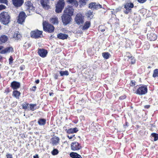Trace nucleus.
Returning a JSON list of instances; mask_svg holds the SVG:
<instances>
[{
    "label": "nucleus",
    "mask_w": 158,
    "mask_h": 158,
    "mask_svg": "<svg viewBox=\"0 0 158 158\" xmlns=\"http://www.w3.org/2000/svg\"><path fill=\"white\" fill-rule=\"evenodd\" d=\"M10 19L8 12L3 11L0 14V22L4 25H8L9 23Z\"/></svg>",
    "instance_id": "obj_1"
},
{
    "label": "nucleus",
    "mask_w": 158,
    "mask_h": 158,
    "mask_svg": "<svg viewBox=\"0 0 158 158\" xmlns=\"http://www.w3.org/2000/svg\"><path fill=\"white\" fill-rule=\"evenodd\" d=\"M65 2L64 0H59L55 5V11L57 13H60L62 12L64 8Z\"/></svg>",
    "instance_id": "obj_2"
},
{
    "label": "nucleus",
    "mask_w": 158,
    "mask_h": 158,
    "mask_svg": "<svg viewBox=\"0 0 158 158\" xmlns=\"http://www.w3.org/2000/svg\"><path fill=\"white\" fill-rule=\"evenodd\" d=\"M43 30L44 31L50 33L54 32V27L53 25L46 21L43 22Z\"/></svg>",
    "instance_id": "obj_3"
},
{
    "label": "nucleus",
    "mask_w": 158,
    "mask_h": 158,
    "mask_svg": "<svg viewBox=\"0 0 158 158\" xmlns=\"http://www.w3.org/2000/svg\"><path fill=\"white\" fill-rule=\"evenodd\" d=\"M148 92V88L145 85H142L135 91V93L139 95H142L146 94Z\"/></svg>",
    "instance_id": "obj_4"
},
{
    "label": "nucleus",
    "mask_w": 158,
    "mask_h": 158,
    "mask_svg": "<svg viewBox=\"0 0 158 158\" xmlns=\"http://www.w3.org/2000/svg\"><path fill=\"white\" fill-rule=\"evenodd\" d=\"M61 18L63 24L65 26L70 23L72 19L71 16L65 14H63Z\"/></svg>",
    "instance_id": "obj_5"
},
{
    "label": "nucleus",
    "mask_w": 158,
    "mask_h": 158,
    "mask_svg": "<svg viewBox=\"0 0 158 158\" xmlns=\"http://www.w3.org/2000/svg\"><path fill=\"white\" fill-rule=\"evenodd\" d=\"M134 6L133 3L132 2H127L125 4L124 8L125 10H123L124 13L126 14H128L132 11V8Z\"/></svg>",
    "instance_id": "obj_6"
},
{
    "label": "nucleus",
    "mask_w": 158,
    "mask_h": 158,
    "mask_svg": "<svg viewBox=\"0 0 158 158\" xmlns=\"http://www.w3.org/2000/svg\"><path fill=\"white\" fill-rule=\"evenodd\" d=\"M76 23L78 25L82 24L84 23V18L81 14H77L75 18Z\"/></svg>",
    "instance_id": "obj_7"
},
{
    "label": "nucleus",
    "mask_w": 158,
    "mask_h": 158,
    "mask_svg": "<svg viewBox=\"0 0 158 158\" xmlns=\"http://www.w3.org/2000/svg\"><path fill=\"white\" fill-rule=\"evenodd\" d=\"M81 148V144L77 141L72 142L71 144V148L72 151H78Z\"/></svg>",
    "instance_id": "obj_8"
},
{
    "label": "nucleus",
    "mask_w": 158,
    "mask_h": 158,
    "mask_svg": "<svg viewBox=\"0 0 158 158\" xmlns=\"http://www.w3.org/2000/svg\"><path fill=\"white\" fill-rule=\"evenodd\" d=\"M42 31L38 30H36L34 31H31V37L34 38L38 39L41 37V35H42Z\"/></svg>",
    "instance_id": "obj_9"
},
{
    "label": "nucleus",
    "mask_w": 158,
    "mask_h": 158,
    "mask_svg": "<svg viewBox=\"0 0 158 158\" xmlns=\"http://www.w3.org/2000/svg\"><path fill=\"white\" fill-rule=\"evenodd\" d=\"M26 17V15L24 11H22L20 12L18 19V23L20 24H22L24 21Z\"/></svg>",
    "instance_id": "obj_10"
},
{
    "label": "nucleus",
    "mask_w": 158,
    "mask_h": 158,
    "mask_svg": "<svg viewBox=\"0 0 158 158\" xmlns=\"http://www.w3.org/2000/svg\"><path fill=\"white\" fill-rule=\"evenodd\" d=\"M89 8L93 10H98L102 8V6L99 3L95 2H91L89 4Z\"/></svg>",
    "instance_id": "obj_11"
},
{
    "label": "nucleus",
    "mask_w": 158,
    "mask_h": 158,
    "mask_svg": "<svg viewBox=\"0 0 158 158\" xmlns=\"http://www.w3.org/2000/svg\"><path fill=\"white\" fill-rule=\"evenodd\" d=\"M73 12L74 9L73 6H69L65 8L64 11V14L68 15L71 16L73 15Z\"/></svg>",
    "instance_id": "obj_12"
},
{
    "label": "nucleus",
    "mask_w": 158,
    "mask_h": 158,
    "mask_svg": "<svg viewBox=\"0 0 158 158\" xmlns=\"http://www.w3.org/2000/svg\"><path fill=\"white\" fill-rule=\"evenodd\" d=\"M25 5L26 6V10H27L29 12L31 11H33L34 10V7L33 4L30 1H27L25 2Z\"/></svg>",
    "instance_id": "obj_13"
},
{
    "label": "nucleus",
    "mask_w": 158,
    "mask_h": 158,
    "mask_svg": "<svg viewBox=\"0 0 158 158\" xmlns=\"http://www.w3.org/2000/svg\"><path fill=\"white\" fill-rule=\"evenodd\" d=\"M37 53L40 56L44 58L47 55L48 51L46 50L44 48H38Z\"/></svg>",
    "instance_id": "obj_14"
},
{
    "label": "nucleus",
    "mask_w": 158,
    "mask_h": 158,
    "mask_svg": "<svg viewBox=\"0 0 158 158\" xmlns=\"http://www.w3.org/2000/svg\"><path fill=\"white\" fill-rule=\"evenodd\" d=\"M14 51L13 48L10 46L7 47L4 49L2 50L0 53L1 54H5L6 53L13 52Z\"/></svg>",
    "instance_id": "obj_15"
},
{
    "label": "nucleus",
    "mask_w": 158,
    "mask_h": 158,
    "mask_svg": "<svg viewBox=\"0 0 158 158\" xmlns=\"http://www.w3.org/2000/svg\"><path fill=\"white\" fill-rule=\"evenodd\" d=\"M10 87L14 90H16L20 87V83L19 82L14 81L11 83Z\"/></svg>",
    "instance_id": "obj_16"
},
{
    "label": "nucleus",
    "mask_w": 158,
    "mask_h": 158,
    "mask_svg": "<svg viewBox=\"0 0 158 158\" xmlns=\"http://www.w3.org/2000/svg\"><path fill=\"white\" fill-rule=\"evenodd\" d=\"M13 5L16 7L21 6L24 2V0H12Z\"/></svg>",
    "instance_id": "obj_17"
},
{
    "label": "nucleus",
    "mask_w": 158,
    "mask_h": 158,
    "mask_svg": "<svg viewBox=\"0 0 158 158\" xmlns=\"http://www.w3.org/2000/svg\"><path fill=\"white\" fill-rule=\"evenodd\" d=\"M147 36L148 40L150 41H155L156 40L157 38L156 35L153 33H151L150 34H148Z\"/></svg>",
    "instance_id": "obj_18"
},
{
    "label": "nucleus",
    "mask_w": 158,
    "mask_h": 158,
    "mask_svg": "<svg viewBox=\"0 0 158 158\" xmlns=\"http://www.w3.org/2000/svg\"><path fill=\"white\" fill-rule=\"evenodd\" d=\"M65 131L67 134H73L77 133L78 131V129L77 127H75L73 128H70L68 129H66Z\"/></svg>",
    "instance_id": "obj_19"
},
{
    "label": "nucleus",
    "mask_w": 158,
    "mask_h": 158,
    "mask_svg": "<svg viewBox=\"0 0 158 158\" xmlns=\"http://www.w3.org/2000/svg\"><path fill=\"white\" fill-rule=\"evenodd\" d=\"M40 2L43 8L47 10L49 8V5H47L48 0L46 1L45 0H40Z\"/></svg>",
    "instance_id": "obj_20"
},
{
    "label": "nucleus",
    "mask_w": 158,
    "mask_h": 158,
    "mask_svg": "<svg viewBox=\"0 0 158 158\" xmlns=\"http://www.w3.org/2000/svg\"><path fill=\"white\" fill-rule=\"evenodd\" d=\"M69 37L68 35L60 33L57 35V37L59 39L64 40L67 39Z\"/></svg>",
    "instance_id": "obj_21"
},
{
    "label": "nucleus",
    "mask_w": 158,
    "mask_h": 158,
    "mask_svg": "<svg viewBox=\"0 0 158 158\" xmlns=\"http://www.w3.org/2000/svg\"><path fill=\"white\" fill-rule=\"evenodd\" d=\"M59 138L56 136H54L51 139L52 143L53 145H56L59 143Z\"/></svg>",
    "instance_id": "obj_22"
},
{
    "label": "nucleus",
    "mask_w": 158,
    "mask_h": 158,
    "mask_svg": "<svg viewBox=\"0 0 158 158\" xmlns=\"http://www.w3.org/2000/svg\"><path fill=\"white\" fill-rule=\"evenodd\" d=\"M8 37L5 35H3L0 36V44L5 43L8 40Z\"/></svg>",
    "instance_id": "obj_23"
},
{
    "label": "nucleus",
    "mask_w": 158,
    "mask_h": 158,
    "mask_svg": "<svg viewBox=\"0 0 158 158\" xmlns=\"http://www.w3.org/2000/svg\"><path fill=\"white\" fill-rule=\"evenodd\" d=\"M69 156L72 158H83L80 154L73 152H71Z\"/></svg>",
    "instance_id": "obj_24"
},
{
    "label": "nucleus",
    "mask_w": 158,
    "mask_h": 158,
    "mask_svg": "<svg viewBox=\"0 0 158 158\" xmlns=\"http://www.w3.org/2000/svg\"><path fill=\"white\" fill-rule=\"evenodd\" d=\"M46 123V120L43 118H40L38 119V123L40 126L44 125Z\"/></svg>",
    "instance_id": "obj_25"
},
{
    "label": "nucleus",
    "mask_w": 158,
    "mask_h": 158,
    "mask_svg": "<svg viewBox=\"0 0 158 158\" xmlns=\"http://www.w3.org/2000/svg\"><path fill=\"white\" fill-rule=\"evenodd\" d=\"M91 23L90 21H86L82 27V30H87L89 27Z\"/></svg>",
    "instance_id": "obj_26"
},
{
    "label": "nucleus",
    "mask_w": 158,
    "mask_h": 158,
    "mask_svg": "<svg viewBox=\"0 0 158 158\" xmlns=\"http://www.w3.org/2000/svg\"><path fill=\"white\" fill-rule=\"evenodd\" d=\"M20 94V92L16 90H15L13 92V96L16 99H19V98Z\"/></svg>",
    "instance_id": "obj_27"
},
{
    "label": "nucleus",
    "mask_w": 158,
    "mask_h": 158,
    "mask_svg": "<svg viewBox=\"0 0 158 158\" xmlns=\"http://www.w3.org/2000/svg\"><path fill=\"white\" fill-rule=\"evenodd\" d=\"M88 0H79V7L82 8L85 6L87 4V2Z\"/></svg>",
    "instance_id": "obj_28"
},
{
    "label": "nucleus",
    "mask_w": 158,
    "mask_h": 158,
    "mask_svg": "<svg viewBox=\"0 0 158 158\" xmlns=\"http://www.w3.org/2000/svg\"><path fill=\"white\" fill-rule=\"evenodd\" d=\"M30 104L26 102H24L22 104V106L23 109H24L25 110H29V107Z\"/></svg>",
    "instance_id": "obj_29"
},
{
    "label": "nucleus",
    "mask_w": 158,
    "mask_h": 158,
    "mask_svg": "<svg viewBox=\"0 0 158 158\" xmlns=\"http://www.w3.org/2000/svg\"><path fill=\"white\" fill-rule=\"evenodd\" d=\"M50 22L54 24H58V18L56 17L52 18L50 19Z\"/></svg>",
    "instance_id": "obj_30"
},
{
    "label": "nucleus",
    "mask_w": 158,
    "mask_h": 158,
    "mask_svg": "<svg viewBox=\"0 0 158 158\" xmlns=\"http://www.w3.org/2000/svg\"><path fill=\"white\" fill-rule=\"evenodd\" d=\"M102 56L104 59H107L111 56V55L108 52H105L102 53Z\"/></svg>",
    "instance_id": "obj_31"
},
{
    "label": "nucleus",
    "mask_w": 158,
    "mask_h": 158,
    "mask_svg": "<svg viewBox=\"0 0 158 158\" xmlns=\"http://www.w3.org/2000/svg\"><path fill=\"white\" fill-rule=\"evenodd\" d=\"M21 36L18 31H16L13 35V37L17 38L18 40H19Z\"/></svg>",
    "instance_id": "obj_32"
},
{
    "label": "nucleus",
    "mask_w": 158,
    "mask_h": 158,
    "mask_svg": "<svg viewBox=\"0 0 158 158\" xmlns=\"http://www.w3.org/2000/svg\"><path fill=\"white\" fill-rule=\"evenodd\" d=\"M87 16L88 19H92L94 16L93 14L92 11H91L90 10L88 11L87 13Z\"/></svg>",
    "instance_id": "obj_33"
},
{
    "label": "nucleus",
    "mask_w": 158,
    "mask_h": 158,
    "mask_svg": "<svg viewBox=\"0 0 158 158\" xmlns=\"http://www.w3.org/2000/svg\"><path fill=\"white\" fill-rule=\"evenodd\" d=\"M36 106V104H30L29 105V110H31L32 111H34L36 109L35 108V106Z\"/></svg>",
    "instance_id": "obj_34"
},
{
    "label": "nucleus",
    "mask_w": 158,
    "mask_h": 158,
    "mask_svg": "<svg viewBox=\"0 0 158 158\" xmlns=\"http://www.w3.org/2000/svg\"><path fill=\"white\" fill-rule=\"evenodd\" d=\"M60 74V75L61 76H63L64 75L68 76L69 75V73L68 71L66 70L65 71H59Z\"/></svg>",
    "instance_id": "obj_35"
},
{
    "label": "nucleus",
    "mask_w": 158,
    "mask_h": 158,
    "mask_svg": "<svg viewBox=\"0 0 158 158\" xmlns=\"http://www.w3.org/2000/svg\"><path fill=\"white\" fill-rule=\"evenodd\" d=\"M128 57L129 58V59L130 60V62L131 64H134L135 63V58L132 56H128Z\"/></svg>",
    "instance_id": "obj_36"
},
{
    "label": "nucleus",
    "mask_w": 158,
    "mask_h": 158,
    "mask_svg": "<svg viewBox=\"0 0 158 158\" xmlns=\"http://www.w3.org/2000/svg\"><path fill=\"white\" fill-rule=\"evenodd\" d=\"M151 136L154 137V141H156L158 139V134L155 133H153L151 134Z\"/></svg>",
    "instance_id": "obj_37"
},
{
    "label": "nucleus",
    "mask_w": 158,
    "mask_h": 158,
    "mask_svg": "<svg viewBox=\"0 0 158 158\" xmlns=\"http://www.w3.org/2000/svg\"><path fill=\"white\" fill-rule=\"evenodd\" d=\"M152 77H158V69H156L154 70Z\"/></svg>",
    "instance_id": "obj_38"
},
{
    "label": "nucleus",
    "mask_w": 158,
    "mask_h": 158,
    "mask_svg": "<svg viewBox=\"0 0 158 158\" xmlns=\"http://www.w3.org/2000/svg\"><path fill=\"white\" fill-rule=\"evenodd\" d=\"M59 151L57 149H54L51 152L52 154L54 156L57 155L59 153Z\"/></svg>",
    "instance_id": "obj_39"
},
{
    "label": "nucleus",
    "mask_w": 158,
    "mask_h": 158,
    "mask_svg": "<svg viewBox=\"0 0 158 158\" xmlns=\"http://www.w3.org/2000/svg\"><path fill=\"white\" fill-rule=\"evenodd\" d=\"M113 20L114 22V24L116 26H118L119 25V20L116 18H114L113 19H111Z\"/></svg>",
    "instance_id": "obj_40"
},
{
    "label": "nucleus",
    "mask_w": 158,
    "mask_h": 158,
    "mask_svg": "<svg viewBox=\"0 0 158 158\" xmlns=\"http://www.w3.org/2000/svg\"><path fill=\"white\" fill-rule=\"evenodd\" d=\"M78 3H79L77 1L75 0L73 3H72L71 4L73 6H74L76 7H77L78 5Z\"/></svg>",
    "instance_id": "obj_41"
},
{
    "label": "nucleus",
    "mask_w": 158,
    "mask_h": 158,
    "mask_svg": "<svg viewBox=\"0 0 158 158\" xmlns=\"http://www.w3.org/2000/svg\"><path fill=\"white\" fill-rule=\"evenodd\" d=\"M135 83L136 82L135 80H131L130 83V86H133L135 85Z\"/></svg>",
    "instance_id": "obj_42"
},
{
    "label": "nucleus",
    "mask_w": 158,
    "mask_h": 158,
    "mask_svg": "<svg viewBox=\"0 0 158 158\" xmlns=\"http://www.w3.org/2000/svg\"><path fill=\"white\" fill-rule=\"evenodd\" d=\"M13 60V57L11 56L9 60V64H12V63Z\"/></svg>",
    "instance_id": "obj_43"
},
{
    "label": "nucleus",
    "mask_w": 158,
    "mask_h": 158,
    "mask_svg": "<svg viewBox=\"0 0 158 158\" xmlns=\"http://www.w3.org/2000/svg\"><path fill=\"white\" fill-rule=\"evenodd\" d=\"M6 7L4 5H0V11L4 9H5L6 8Z\"/></svg>",
    "instance_id": "obj_44"
},
{
    "label": "nucleus",
    "mask_w": 158,
    "mask_h": 158,
    "mask_svg": "<svg viewBox=\"0 0 158 158\" xmlns=\"http://www.w3.org/2000/svg\"><path fill=\"white\" fill-rule=\"evenodd\" d=\"M6 158H13L12 155L9 153H7L6 155Z\"/></svg>",
    "instance_id": "obj_45"
},
{
    "label": "nucleus",
    "mask_w": 158,
    "mask_h": 158,
    "mask_svg": "<svg viewBox=\"0 0 158 158\" xmlns=\"http://www.w3.org/2000/svg\"><path fill=\"white\" fill-rule=\"evenodd\" d=\"M0 2L1 3H4L6 4H7L8 1L7 0H0Z\"/></svg>",
    "instance_id": "obj_46"
},
{
    "label": "nucleus",
    "mask_w": 158,
    "mask_h": 158,
    "mask_svg": "<svg viewBox=\"0 0 158 158\" xmlns=\"http://www.w3.org/2000/svg\"><path fill=\"white\" fill-rule=\"evenodd\" d=\"M126 98V96L125 95L121 96L119 97V99L120 100H122Z\"/></svg>",
    "instance_id": "obj_47"
},
{
    "label": "nucleus",
    "mask_w": 158,
    "mask_h": 158,
    "mask_svg": "<svg viewBox=\"0 0 158 158\" xmlns=\"http://www.w3.org/2000/svg\"><path fill=\"white\" fill-rule=\"evenodd\" d=\"M20 69L22 71L25 69V66L24 65H22L19 67Z\"/></svg>",
    "instance_id": "obj_48"
},
{
    "label": "nucleus",
    "mask_w": 158,
    "mask_h": 158,
    "mask_svg": "<svg viewBox=\"0 0 158 158\" xmlns=\"http://www.w3.org/2000/svg\"><path fill=\"white\" fill-rule=\"evenodd\" d=\"M17 102H13L11 104V106H12L15 107L17 105Z\"/></svg>",
    "instance_id": "obj_49"
},
{
    "label": "nucleus",
    "mask_w": 158,
    "mask_h": 158,
    "mask_svg": "<svg viewBox=\"0 0 158 158\" xmlns=\"http://www.w3.org/2000/svg\"><path fill=\"white\" fill-rule=\"evenodd\" d=\"M5 92L7 94L10 91L9 88H6L5 89Z\"/></svg>",
    "instance_id": "obj_50"
},
{
    "label": "nucleus",
    "mask_w": 158,
    "mask_h": 158,
    "mask_svg": "<svg viewBox=\"0 0 158 158\" xmlns=\"http://www.w3.org/2000/svg\"><path fill=\"white\" fill-rule=\"evenodd\" d=\"M75 135H71L70 136L69 135H67V136L69 139H71L73 138V137L75 136Z\"/></svg>",
    "instance_id": "obj_51"
},
{
    "label": "nucleus",
    "mask_w": 158,
    "mask_h": 158,
    "mask_svg": "<svg viewBox=\"0 0 158 158\" xmlns=\"http://www.w3.org/2000/svg\"><path fill=\"white\" fill-rule=\"evenodd\" d=\"M140 3H143L145 2L147 0H137Z\"/></svg>",
    "instance_id": "obj_52"
},
{
    "label": "nucleus",
    "mask_w": 158,
    "mask_h": 158,
    "mask_svg": "<svg viewBox=\"0 0 158 158\" xmlns=\"http://www.w3.org/2000/svg\"><path fill=\"white\" fill-rule=\"evenodd\" d=\"M58 75L57 73H55L54 75V78L55 79H58Z\"/></svg>",
    "instance_id": "obj_53"
},
{
    "label": "nucleus",
    "mask_w": 158,
    "mask_h": 158,
    "mask_svg": "<svg viewBox=\"0 0 158 158\" xmlns=\"http://www.w3.org/2000/svg\"><path fill=\"white\" fill-rule=\"evenodd\" d=\"M75 0H68L67 2L69 3L72 4Z\"/></svg>",
    "instance_id": "obj_54"
},
{
    "label": "nucleus",
    "mask_w": 158,
    "mask_h": 158,
    "mask_svg": "<svg viewBox=\"0 0 158 158\" xmlns=\"http://www.w3.org/2000/svg\"><path fill=\"white\" fill-rule=\"evenodd\" d=\"M25 46H27V47L28 48L30 47L31 46V44L30 43H27V44L26 43H25Z\"/></svg>",
    "instance_id": "obj_55"
},
{
    "label": "nucleus",
    "mask_w": 158,
    "mask_h": 158,
    "mask_svg": "<svg viewBox=\"0 0 158 158\" xmlns=\"http://www.w3.org/2000/svg\"><path fill=\"white\" fill-rule=\"evenodd\" d=\"M36 86H33L32 87V90L33 91H35V89L36 88Z\"/></svg>",
    "instance_id": "obj_56"
},
{
    "label": "nucleus",
    "mask_w": 158,
    "mask_h": 158,
    "mask_svg": "<svg viewBox=\"0 0 158 158\" xmlns=\"http://www.w3.org/2000/svg\"><path fill=\"white\" fill-rule=\"evenodd\" d=\"M150 107V106L149 105H147L144 106L145 108L148 109Z\"/></svg>",
    "instance_id": "obj_57"
},
{
    "label": "nucleus",
    "mask_w": 158,
    "mask_h": 158,
    "mask_svg": "<svg viewBox=\"0 0 158 158\" xmlns=\"http://www.w3.org/2000/svg\"><path fill=\"white\" fill-rule=\"evenodd\" d=\"M33 157L34 158H39L38 155L37 154H36Z\"/></svg>",
    "instance_id": "obj_58"
},
{
    "label": "nucleus",
    "mask_w": 158,
    "mask_h": 158,
    "mask_svg": "<svg viewBox=\"0 0 158 158\" xmlns=\"http://www.w3.org/2000/svg\"><path fill=\"white\" fill-rule=\"evenodd\" d=\"M40 82V80L39 79H37L35 81V82L36 84L39 83Z\"/></svg>",
    "instance_id": "obj_59"
},
{
    "label": "nucleus",
    "mask_w": 158,
    "mask_h": 158,
    "mask_svg": "<svg viewBox=\"0 0 158 158\" xmlns=\"http://www.w3.org/2000/svg\"><path fill=\"white\" fill-rule=\"evenodd\" d=\"M2 59V57L0 55V61H1Z\"/></svg>",
    "instance_id": "obj_60"
},
{
    "label": "nucleus",
    "mask_w": 158,
    "mask_h": 158,
    "mask_svg": "<svg viewBox=\"0 0 158 158\" xmlns=\"http://www.w3.org/2000/svg\"><path fill=\"white\" fill-rule=\"evenodd\" d=\"M3 48V46H0V50L2 49Z\"/></svg>",
    "instance_id": "obj_61"
},
{
    "label": "nucleus",
    "mask_w": 158,
    "mask_h": 158,
    "mask_svg": "<svg viewBox=\"0 0 158 158\" xmlns=\"http://www.w3.org/2000/svg\"><path fill=\"white\" fill-rule=\"evenodd\" d=\"M53 93H49V95H50L51 96H52V95L53 94Z\"/></svg>",
    "instance_id": "obj_62"
},
{
    "label": "nucleus",
    "mask_w": 158,
    "mask_h": 158,
    "mask_svg": "<svg viewBox=\"0 0 158 158\" xmlns=\"http://www.w3.org/2000/svg\"><path fill=\"white\" fill-rule=\"evenodd\" d=\"M105 29H103L102 30H101V31L103 32V31H105Z\"/></svg>",
    "instance_id": "obj_63"
},
{
    "label": "nucleus",
    "mask_w": 158,
    "mask_h": 158,
    "mask_svg": "<svg viewBox=\"0 0 158 158\" xmlns=\"http://www.w3.org/2000/svg\"><path fill=\"white\" fill-rule=\"evenodd\" d=\"M125 123H126V125H127V122H126Z\"/></svg>",
    "instance_id": "obj_64"
}]
</instances>
